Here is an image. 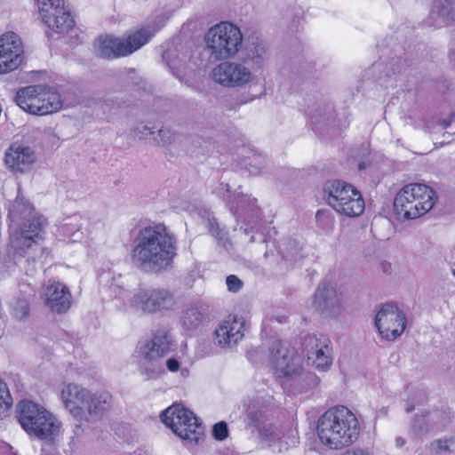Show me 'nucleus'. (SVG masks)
<instances>
[{
    "label": "nucleus",
    "instance_id": "f257e3e1",
    "mask_svg": "<svg viewBox=\"0 0 455 455\" xmlns=\"http://www.w3.org/2000/svg\"><path fill=\"white\" fill-rule=\"evenodd\" d=\"M176 255V238L164 225L145 227L133 239L132 262L141 270L161 272L172 264Z\"/></svg>",
    "mask_w": 455,
    "mask_h": 455
},
{
    "label": "nucleus",
    "instance_id": "f03ea898",
    "mask_svg": "<svg viewBox=\"0 0 455 455\" xmlns=\"http://www.w3.org/2000/svg\"><path fill=\"white\" fill-rule=\"evenodd\" d=\"M10 247L14 254L34 258L42 251L39 232L44 220L22 196L18 195L9 210Z\"/></svg>",
    "mask_w": 455,
    "mask_h": 455
},
{
    "label": "nucleus",
    "instance_id": "7ed1b4c3",
    "mask_svg": "<svg viewBox=\"0 0 455 455\" xmlns=\"http://www.w3.org/2000/svg\"><path fill=\"white\" fill-rule=\"evenodd\" d=\"M316 430L321 443L333 450L350 446L360 434L357 418L345 406L325 411L318 419Z\"/></svg>",
    "mask_w": 455,
    "mask_h": 455
},
{
    "label": "nucleus",
    "instance_id": "20e7f679",
    "mask_svg": "<svg viewBox=\"0 0 455 455\" xmlns=\"http://www.w3.org/2000/svg\"><path fill=\"white\" fill-rule=\"evenodd\" d=\"M66 410L76 419L94 422L110 409L112 396L107 392L92 393L76 384L66 385L60 394Z\"/></svg>",
    "mask_w": 455,
    "mask_h": 455
},
{
    "label": "nucleus",
    "instance_id": "39448f33",
    "mask_svg": "<svg viewBox=\"0 0 455 455\" xmlns=\"http://www.w3.org/2000/svg\"><path fill=\"white\" fill-rule=\"evenodd\" d=\"M17 414L20 426L32 438L52 444L60 435L61 420L38 403L21 401L17 405Z\"/></svg>",
    "mask_w": 455,
    "mask_h": 455
},
{
    "label": "nucleus",
    "instance_id": "423d86ee",
    "mask_svg": "<svg viewBox=\"0 0 455 455\" xmlns=\"http://www.w3.org/2000/svg\"><path fill=\"white\" fill-rule=\"evenodd\" d=\"M436 200L435 192L422 183L403 186L394 200V211L399 220H414L429 212Z\"/></svg>",
    "mask_w": 455,
    "mask_h": 455
},
{
    "label": "nucleus",
    "instance_id": "0eeeda50",
    "mask_svg": "<svg viewBox=\"0 0 455 455\" xmlns=\"http://www.w3.org/2000/svg\"><path fill=\"white\" fill-rule=\"evenodd\" d=\"M204 43L211 58L216 60H231L240 52L243 36L236 25L222 21L208 29Z\"/></svg>",
    "mask_w": 455,
    "mask_h": 455
},
{
    "label": "nucleus",
    "instance_id": "6e6552de",
    "mask_svg": "<svg viewBox=\"0 0 455 455\" xmlns=\"http://www.w3.org/2000/svg\"><path fill=\"white\" fill-rule=\"evenodd\" d=\"M15 101L24 111L38 116L52 114L60 109L62 100L52 88L31 85L18 91Z\"/></svg>",
    "mask_w": 455,
    "mask_h": 455
},
{
    "label": "nucleus",
    "instance_id": "1a4fd4ad",
    "mask_svg": "<svg viewBox=\"0 0 455 455\" xmlns=\"http://www.w3.org/2000/svg\"><path fill=\"white\" fill-rule=\"evenodd\" d=\"M173 346V339L166 328L156 330L142 350L140 371L147 379H156L164 372L162 358L166 355Z\"/></svg>",
    "mask_w": 455,
    "mask_h": 455
},
{
    "label": "nucleus",
    "instance_id": "9d476101",
    "mask_svg": "<svg viewBox=\"0 0 455 455\" xmlns=\"http://www.w3.org/2000/svg\"><path fill=\"white\" fill-rule=\"evenodd\" d=\"M163 422L174 434L190 443L197 444L204 434V427L194 412L181 404L175 403L162 412Z\"/></svg>",
    "mask_w": 455,
    "mask_h": 455
},
{
    "label": "nucleus",
    "instance_id": "9b49d317",
    "mask_svg": "<svg viewBox=\"0 0 455 455\" xmlns=\"http://www.w3.org/2000/svg\"><path fill=\"white\" fill-rule=\"evenodd\" d=\"M269 356L275 374L282 378H295L303 372V356L298 350L277 339L268 342Z\"/></svg>",
    "mask_w": 455,
    "mask_h": 455
},
{
    "label": "nucleus",
    "instance_id": "f8f14e48",
    "mask_svg": "<svg viewBox=\"0 0 455 455\" xmlns=\"http://www.w3.org/2000/svg\"><path fill=\"white\" fill-rule=\"evenodd\" d=\"M224 60L212 70L211 76L215 83L228 88H242L255 81L256 76L243 61Z\"/></svg>",
    "mask_w": 455,
    "mask_h": 455
},
{
    "label": "nucleus",
    "instance_id": "ddd939ff",
    "mask_svg": "<svg viewBox=\"0 0 455 455\" xmlns=\"http://www.w3.org/2000/svg\"><path fill=\"white\" fill-rule=\"evenodd\" d=\"M130 305L136 310L153 314L172 309L175 299L173 294L166 289H141L130 299Z\"/></svg>",
    "mask_w": 455,
    "mask_h": 455
},
{
    "label": "nucleus",
    "instance_id": "4468645a",
    "mask_svg": "<svg viewBox=\"0 0 455 455\" xmlns=\"http://www.w3.org/2000/svg\"><path fill=\"white\" fill-rule=\"evenodd\" d=\"M43 21L57 33L71 29L75 21L65 0H36Z\"/></svg>",
    "mask_w": 455,
    "mask_h": 455
},
{
    "label": "nucleus",
    "instance_id": "2eb2a0df",
    "mask_svg": "<svg viewBox=\"0 0 455 455\" xmlns=\"http://www.w3.org/2000/svg\"><path fill=\"white\" fill-rule=\"evenodd\" d=\"M375 324L382 338L395 340L401 336L406 326V317L394 304H385L379 309Z\"/></svg>",
    "mask_w": 455,
    "mask_h": 455
},
{
    "label": "nucleus",
    "instance_id": "dca6fc26",
    "mask_svg": "<svg viewBox=\"0 0 455 455\" xmlns=\"http://www.w3.org/2000/svg\"><path fill=\"white\" fill-rule=\"evenodd\" d=\"M344 296L331 283H321L313 296V307L316 311L328 317H337L343 310Z\"/></svg>",
    "mask_w": 455,
    "mask_h": 455
},
{
    "label": "nucleus",
    "instance_id": "f3484780",
    "mask_svg": "<svg viewBox=\"0 0 455 455\" xmlns=\"http://www.w3.org/2000/svg\"><path fill=\"white\" fill-rule=\"evenodd\" d=\"M23 45L20 37L8 32L0 36V74L12 72L23 61Z\"/></svg>",
    "mask_w": 455,
    "mask_h": 455
},
{
    "label": "nucleus",
    "instance_id": "a211bd4d",
    "mask_svg": "<svg viewBox=\"0 0 455 455\" xmlns=\"http://www.w3.org/2000/svg\"><path fill=\"white\" fill-rule=\"evenodd\" d=\"M257 431L259 439L267 443L275 452H283L298 443V436L293 430L284 434L270 422L263 424Z\"/></svg>",
    "mask_w": 455,
    "mask_h": 455
},
{
    "label": "nucleus",
    "instance_id": "6ab92c4d",
    "mask_svg": "<svg viewBox=\"0 0 455 455\" xmlns=\"http://www.w3.org/2000/svg\"><path fill=\"white\" fill-rule=\"evenodd\" d=\"M307 361L316 369L325 371L332 363L331 348L316 336H307L302 343Z\"/></svg>",
    "mask_w": 455,
    "mask_h": 455
},
{
    "label": "nucleus",
    "instance_id": "aec40b11",
    "mask_svg": "<svg viewBox=\"0 0 455 455\" xmlns=\"http://www.w3.org/2000/svg\"><path fill=\"white\" fill-rule=\"evenodd\" d=\"M239 52L241 60L251 70L261 68L270 57L268 44L259 37L247 39Z\"/></svg>",
    "mask_w": 455,
    "mask_h": 455
},
{
    "label": "nucleus",
    "instance_id": "412c9836",
    "mask_svg": "<svg viewBox=\"0 0 455 455\" xmlns=\"http://www.w3.org/2000/svg\"><path fill=\"white\" fill-rule=\"evenodd\" d=\"M45 306L57 314L65 313L71 306V293L68 288L60 282H49L44 292Z\"/></svg>",
    "mask_w": 455,
    "mask_h": 455
},
{
    "label": "nucleus",
    "instance_id": "4be33fe9",
    "mask_svg": "<svg viewBox=\"0 0 455 455\" xmlns=\"http://www.w3.org/2000/svg\"><path fill=\"white\" fill-rule=\"evenodd\" d=\"M35 162L36 153L29 147L14 144L5 152V164L13 172H26Z\"/></svg>",
    "mask_w": 455,
    "mask_h": 455
},
{
    "label": "nucleus",
    "instance_id": "5701e85b",
    "mask_svg": "<svg viewBox=\"0 0 455 455\" xmlns=\"http://www.w3.org/2000/svg\"><path fill=\"white\" fill-rule=\"evenodd\" d=\"M256 203V198L239 191L235 193L233 199L228 201V206L236 218L251 221L258 217L259 212Z\"/></svg>",
    "mask_w": 455,
    "mask_h": 455
},
{
    "label": "nucleus",
    "instance_id": "b1692460",
    "mask_svg": "<svg viewBox=\"0 0 455 455\" xmlns=\"http://www.w3.org/2000/svg\"><path fill=\"white\" fill-rule=\"evenodd\" d=\"M243 323L235 316L224 320L215 331L217 343L221 347L236 344L243 337Z\"/></svg>",
    "mask_w": 455,
    "mask_h": 455
},
{
    "label": "nucleus",
    "instance_id": "393cba45",
    "mask_svg": "<svg viewBox=\"0 0 455 455\" xmlns=\"http://www.w3.org/2000/svg\"><path fill=\"white\" fill-rule=\"evenodd\" d=\"M122 38L112 36H100L94 44L95 52L105 59H115L126 56Z\"/></svg>",
    "mask_w": 455,
    "mask_h": 455
},
{
    "label": "nucleus",
    "instance_id": "a878e982",
    "mask_svg": "<svg viewBox=\"0 0 455 455\" xmlns=\"http://www.w3.org/2000/svg\"><path fill=\"white\" fill-rule=\"evenodd\" d=\"M355 188L349 183L342 180H333L327 181L323 188V199L327 204L331 207H339V203L343 200L344 197L351 195Z\"/></svg>",
    "mask_w": 455,
    "mask_h": 455
},
{
    "label": "nucleus",
    "instance_id": "bb28decb",
    "mask_svg": "<svg viewBox=\"0 0 455 455\" xmlns=\"http://www.w3.org/2000/svg\"><path fill=\"white\" fill-rule=\"evenodd\" d=\"M455 20V0H435L430 11L427 24L440 27L446 20Z\"/></svg>",
    "mask_w": 455,
    "mask_h": 455
},
{
    "label": "nucleus",
    "instance_id": "cd10ccee",
    "mask_svg": "<svg viewBox=\"0 0 455 455\" xmlns=\"http://www.w3.org/2000/svg\"><path fill=\"white\" fill-rule=\"evenodd\" d=\"M348 196L344 197L341 202L339 203V207H331L339 214L354 218L360 216L365 208L364 201L362 197L361 193L355 188L350 193Z\"/></svg>",
    "mask_w": 455,
    "mask_h": 455
},
{
    "label": "nucleus",
    "instance_id": "c85d7f7f",
    "mask_svg": "<svg viewBox=\"0 0 455 455\" xmlns=\"http://www.w3.org/2000/svg\"><path fill=\"white\" fill-rule=\"evenodd\" d=\"M156 33V29L150 27L141 28L130 33L127 37L122 38L124 43L126 56L133 53L137 50L140 49L153 37Z\"/></svg>",
    "mask_w": 455,
    "mask_h": 455
},
{
    "label": "nucleus",
    "instance_id": "c756f323",
    "mask_svg": "<svg viewBox=\"0 0 455 455\" xmlns=\"http://www.w3.org/2000/svg\"><path fill=\"white\" fill-rule=\"evenodd\" d=\"M163 60L166 62L172 74L179 79H182L186 74L187 54H180L177 49L169 48L163 53Z\"/></svg>",
    "mask_w": 455,
    "mask_h": 455
},
{
    "label": "nucleus",
    "instance_id": "7c9ffc66",
    "mask_svg": "<svg viewBox=\"0 0 455 455\" xmlns=\"http://www.w3.org/2000/svg\"><path fill=\"white\" fill-rule=\"evenodd\" d=\"M242 410L246 414L248 426L258 430L263 424H266L267 419L265 413L260 410L258 403L253 399L247 398L243 401Z\"/></svg>",
    "mask_w": 455,
    "mask_h": 455
},
{
    "label": "nucleus",
    "instance_id": "2f4dec72",
    "mask_svg": "<svg viewBox=\"0 0 455 455\" xmlns=\"http://www.w3.org/2000/svg\"><path fill=\"white\" fill-rule=\"evenodd\" d=\"M182 327L188 331L198 329L204 323V312L197 307H189L186 308L181 315Z\"/></svg>",
    "mask_w": 455,
    "mask_h": 455
},
{
    "label": "nucleus",
    "instance_id": "473e14b6",
    "mask_svg": "<svg viewBox=\"0 0 455 455\" xmlns=\"http://www.w3.org/2000/svg\"><path fill=\"white\" fill-rule=\"evenodd\" d=\"M12 406V398L5 382L0 378V419L6 418Z\"/></svg>",
    "mask_w": 455,
    "mask_h": 455
},
{
    "label": "nucleus",
    "instance_id": "72a5a7b5",
    "mask_svg": "<svg viewBox=\"0 0 455 455\" xmlns=\"http://www.w3.org/2000/svg\"><path fill=\"white\" fill-rule=\"evenodd\" d=\"M175 134L167 127L162 126L156 129V133L152 138L154 144L159 147H168L174 142Z\"/></svg>",
    "mask_w": 455,
    "mask_h": 455
},
{
    "label": "nucleus",
    "instance_id": "f704fd0d",
    "mask_svg": "<svg viewBox=\"0 0 455 455\" xmlns=\"http://www.w3.org/2000/svg\"><path fill=\"white\" fill-rule=\"evenodd\" d=\"M156 127L151 123H138L131 131L132 134L138 140H146L148 136L155 135Z\"/></svg>",
    "mask_w": 455,
    "mask_h": 455
},
{
    "label": "nucleus",
    "instance_id": "c9c22d12",
    "mask_svg": "<svg viewBox=\"0 0 455 455\" xmlns=\"http://www.w3.org/2000/svg\"><path fill=\"white\" fill-rule=\"evenodd\" d=\"M454 445V438L453 437H443L440 439H436L433 441L429 449L432 453L441 454L445 452H451V447Z\"/></svg>",
    "mask_w": 455,
    "mask_h": 455
},
{
    "label": "nucleus",
    "instance_id": "e433bc0d",
    "mask_svg": "<svg viewBox=\"0 0 455 455\" xmlns=\"http://www.w3.org/2000/svg\"><path fill=\"white\" fill-rule=\"evenodd\" d=\"M280 252L283 254V257L288 259H291L296 258L299 255L300 251L299 243L294 239H289L286 242L283 243L279 246Z\"/></svg>",
    "mask_w": 455,
    "mask_h": 455
},
{
    "label": "nucleus",
    "instance_id": "4c0bfd02",
    "mask_svg": "<svg viewBox=\"0 0 455 455\" xmlns=\"http://www.w3.org/2000/svg\"><path fill=\"white\" fill-rule=\"evenodd\" d=\"M13 315L18 320H23L28 315L29 306L26 299H17L12 305Z\"/></svg>",
    "mask_w": 455,
    "mask_h": 455
},
{
    "label": "nucleus",
    "instance_id": "58836bf2",
    "mask_svg": "<svg viewBox=\"0 0 455 455\" xmlns=\"http://www.w3.org/2000/svg\"><path fill=\"white\" fill-rule=\"evenodd\" d=\"M453 117H450L449 119H444V120H442L440 122H437L435 121L434 118H431L429 120H423L425 122L424 125H423V129L425 131H434L435 127V126H440L441 129L440 131L442 130H444L446 129L447 127H449L451 125V124L453 122Z\"/></svg>",
    "mask_w": 455,
    "mask_h": 455
},
{
    "label": "nucleus",
    "instance_id": "ea45409f",
    "mask_svg": "<svg viewBox=\"0 0 455 455\" xmlns=\"http://www.w3.org/2000/svg\"><path fill=\"white\" fill-rule=\"evenodd\" d=\"M266 161L259 155H254L251 162L249 163V172L251 174H259L264 168Z\"/></svg>",
    "mask_w": 455,
    "mask_h": 455
},
{
    "label": "nucleus",
    "instance_id": "a19ab883",
    "mask_svg": "<svg viewBox=\"0 0 455 455\" xmlns=\"http://www.w3.org/2000/svg\"><path fill=\"white\" fill-rule=\"evenodd\" d=\"M213 435L217 440L222 441L228 436V426L225 422L221 421L214 425Z\"/></svg>",
    "mask_w": 455,
    "mask_h": 455
},
{
    "label": "nucleus",
    "instance_id": "79ce46f5",
    "mask_svg": "<svg viewBox=\"0 0 455 455\" xmlns=\"http://www.w3.org/2000/svg\"><path fill=\"white\" fill-rule=\"evenodd\" d=\"M214 193L222 197L226 203L228 204V201L229 199H233V196H231L230 194V186L228 183H220L219 184L216 188L214 189Z\"/></svg>",
    "mask_w": 455,
    "mask_h": 455
},
{
    "label": "nucleus",
    "instance_id": "37998d69",
    "mask_svg": "<svg viewBox=\"0 0 455 455\" xmlns=\"http://www.w3.org/2000/svg\"><path fill=\"white\" fill-rule=\"evenodd\" d=\"M226 283L228 290L233 292L238 291L243 285L242 281L234 275H228L227 277Z\"/></svg>",
    "mask_w": 455,
    "mask_h": 455
},
{
    "label": "nucleus",
    "instance_id": "c03bdc74",
    "mask_svg": "<svg viewBox=\"0 0 455 455\" xmlns=\"http://www.w3.org/2000/svg\"><path fill=\"white\" fill-rule=\"evenodd\" d=\"M303 379L306 381V387L307 388L315 387L318 386L320 382V379L315 373L312 372H307L306 374H304Z\"/></svg>",
    "mask_w": 455,
    "mask_h": 455
},
{
    "label": "nucleus",
    "instance_id": "a18cd8bd",
    "mask_svg": "<svg viewBox=\"0 0 455 455\" xmlns=\"http://www.w3.org/2000/svg\"><path fill=\"white\" fill-rule=\"evenodd\" d=\"M341 455H371L368 449L355 447L352 449L347 450Z\"/></svg>",
    "mask_w": 455,
    "mask_h": 455
},
{
    "label": "nucleus",
    "instance_id": "49530a36",
    "mask_svg": "<svg viewBox=\"0 0 455 455\" xmlns=\"http://www.w3.org/2000/svg\"><path fill=\"white\" fill-rule=\"evenodd\" d=\"M180 362L175 358H169L166 361V367L172 372H176L180 369Z\"/></svg>",
    "mask_w": 455,
    "mask_h": 455
},
{
    "label": "nucleus",
    "instance_id": "de8ad7c7",
    "mask_svg": "<svg viewBox=\"0 0 455 455\" xmlns=\"http://www.w3.org/2000/svg\"><path fill=\"white\" fill-rule=\"evenodd\" d=\"M75 436L78 437L84 433V429L81 424H76L73 429Z\"/></svg>",
    "mask_w": 455,
    "mask_h": 455
},
{
    "label": "nucleus",
    "instance_id": "09e8293b",
    "mask_svg": "<svg viewBox=\"0 0 455 455\" xmlns=\"http://www.w3.org/2000/svg\"><path fill=\"white\" fill-rule=\"evenodd\" d=\"M405 443V440L403 437H396L395 438V445L397 447H403Z\"/></svg>",
    "mask_w": 455,
    "mask_h": 455
},
{
    "label": "nucleus",
    "instance_id": "8fccbe9b",
    "mask_svg": "<svg viewBox=\"0 0 455 455\" xmlns=\"http://www.w3.org/2000/svg\"><path fill=\"white\" fill-rule=\"evenodd\" d=\"M109 288H110V289H115V290H116V289H118V290H119V291H118V292H116V296H120V295H121L122 291H121V287H120L119 285H117V284H116V285L111 284V285L109 286Z\"/></svg>",
    "mask_w": 455,
    "mask_h": 455
},
{
    "label": "nucleus",
    "instance_id": "3c124183",
    "mask_svg": "<svg viewBox=\"0 0 455 455\" xmlns=\"http://www.w3.org/2000/svg\"><path fill=\"white\" fill-rule=\"evenodd\" d=\"M450 55H451V58L453 60H455V52H454L453 51H451V52Z\"/></svg>",
    "mask_w": 455,
    "mask_h": 455
},
{
    "label": "nucleus",
    "instance_id": "603ef678",
    "mask_svg": "<svg viewBox=\"0 0 455 455\" xmlns=\"http://www.w3.org/2000/svg\"><path fill=\"white\" fill-rule=\"evenodd\" d=\"M250 242H251V243L254 242V236H251V237Z\"/></svg>",
    "mask_w": 455,
    "mask_h": 455
},
{
    "label": "nucleus",
    "instance_id": "864d4df0",
    "mask_svg": "<svg viewBox=\"0 0 455 455\" xmlns=\"http://www.w3.org/2000/svg\"><path fill=\"white\" fill-rule=\"evenodd\" d=\"M244 233L247 235L249 232H248V228H244L243 229Z\"/></svg>",
    "mask_w": 455,
    "mask_h": 455
},
{
    "label": "nucleus",
    "instance_id": "5fc2aeb1",
    "mask_svg": "<svg viewBox=\"0 0 455 455\" xmlns=\"http://www.w3.org/2000/svg\"><path fill=\"white\" fill-rule=\"evenodd\" d=\"M211 232H212V235H215V232L212 229L211 230Z\"/></svg>",
    "mask_w": 455,
    "mask_h": 455
}]
</instances>
